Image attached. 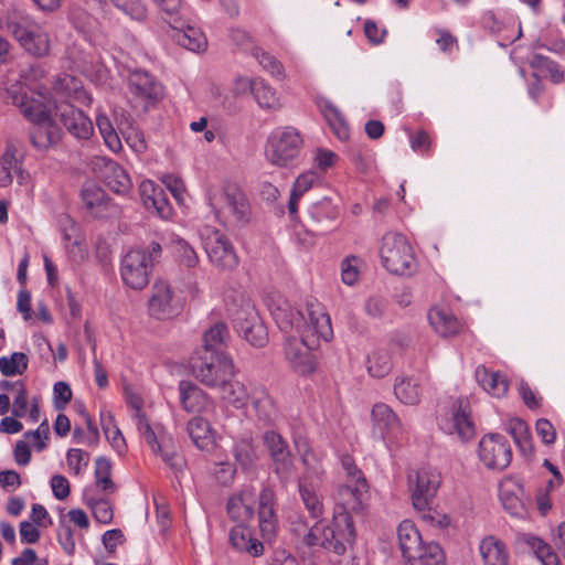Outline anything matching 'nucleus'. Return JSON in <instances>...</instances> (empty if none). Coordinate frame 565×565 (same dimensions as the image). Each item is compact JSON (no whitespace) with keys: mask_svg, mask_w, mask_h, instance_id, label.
<instances>
[{"mask_svg":"<svg viewBox=\"0 0 565 565\" xmlns=\"http://www.w3.org/2000/svg\"><path fill=\"white\" fill-rule=\"evenodd\" d=\"M95 170L99 171L100 178L106 185L115 193L126 195L132 188L131 180L126 170L116 161L108 158H97Z\"/></svg>","mask_w":565,"mask_h":565,"instance_id":"nucleus-14","label":"nucleus"},{"mask_svg":"<svg viewBox=\"0 0 565 565\" xmlns=\"http://www.w3.org/2000/svg\"><path fill=\"white\" fill-rule=\"evenodd\" d=\"M397 537L404 559L412 554H415V552H418V548L424 544L418 529L409 520H404L399 523L397 527Z\"/></svg>","mask_w":565,"mask_h":565,"instance_id":"nucleus-30","label":"nucleus"},{"mask_svg":"<svg viewBox=\"0 0 565 565\" xmlns=\"http://www.w3.org/2000/svg\"><path fill=\"white\" fill-rule=\"evenodd\" d=\"M174 253L179 263L188 268L195 267L199 263V257L195 250L183 239L175 242Z\"/></svg>","mask_w":565,"mask_h":565,"instance_id":"nucleus-56","label":"nucleus"},{"mask_svg":"<svg viewBox=\"0 0 565 565\" xmlns=\"http://www.w3.org/2000/svg\"><path fill=\"white\" fill-rule=\"evenodd\" d=\"M217 387L222 391V398L235 408L244 407L248 399H250V393L247 391L246 386L238 381L227 379L226 384H220Z\"/></svg>","mask_w":565,"mask_h":565,"instance_id":"nucleus-38","label":"nucleus"},{"mask_svg":"<svg viewBox=\"0 0 565 565\" xmlns=\"http://www.w3.org/2000/svg\"><path fill=\"white\" fill-rule=\"evenodd\" d=\"M479 550L484 565H508L505 545L494 536L483 539Z\"/></svg>","mask_w":565,"mask_h":565,"instance_id":"nucleus-35","label":"nucleus"},{"mask_svg":"<svg viewBox=\"0 0 565 565\" xmlns=\"http://www.w3.org/2000/svg\"><path fill=\"white\" fill-rule=\"evenodd\" d=\"M307 316L301 312L291 313V328L297 334L308 333L310 337L329 341L333 337L331 319L320 305L308 303Z\"/></svg>","mask_w":565,"mask_h":565,"instance_id":"nucleus-9","label":"nucleus"},{"mask_svg":"<svg viewBox=\"0 0 565 565\" xmlns=\"http://www.w3.org/2000/svg\"><path fill=\"white\" fill-rule=\"evenodd\" d=\"M500 499L503 508L513 516H523L525 513V505L522 500L509 490L502 489Z\"/></svg>","mask_w":565,"mask_h":565,"instance_id":"nucleus-58","label":"nucleus"},{"mask_svg":"<svg viewBox=\"0 0 565 565\" xmlns=\"http://www.w3.org/2000/svg\"><path fill=\"white\" fill-rule=\"evenodd\" d=\"M29 364V359L23 352H13L10 356L0 358V372L4 376L22 375Z\"/></svg>","mask_w":565,"mask_h":565,"instance_id":"nucleus-48","label":"nucleus"},{"mask_svg":"<svg viewBox=\"0 0 565 565\" xmlns=\"http://www.w3.org/2000/svg\"><path fill=\"white\" fill-rule=\"evenodd\" d=\"M237 226H245L252 217V207L244 191L235 183H225L220 194Z\"/></svg>","mask_w":565,"mask_h":565,"instance_id":"nucleus-13","label":"nucleus"},{"mask_svg":"<svg viewBox=\"0 0 565 565\" xmlns=\"http://www.w3.org/2000/svg\"><path fill=\"white\" fill-rule=\"evenodd\" d=\"M479 458L488 468L503 470L512 459L510 444L502 435H487L479 443Z\"/></svg>","mask_w":565,"mask_h":565,"instance_id":"nucleus-11","label":"nucleus"},{"mask_svg":"<svg viewBox=\"0 0 565 565\" xmlns=\"http://www.w3.org/2000/svg\"><path fill=\"white\" fill-rule=\"evenodd\" d=\"M440 476L435 470L418 469L408 475V489L413 507L425 512L435 499L440 486Z\"/></svg>","mask_w":565,"mask_h":565,"instance_id":"nucleus-8","label":"nucleus"},{"mask_svg":"<svg viewBox=\"0 0 565 565\" xmlns=\"http://www.w3.org/2000/svg\"><path fill=\"white\" fill-rule=\"evenodd\" d=\"M380 256L384 268L393 275L411 277L417 271V259L406 236L386 233L382 238Z\"/></svg>","mask_w":565,"mask_h":565,"instance_id":"nucleus-3","label":"nucleus"},{"mask_svg":"<svg viewBox=\"0 0 565 565\" xmlns=\"http://www.w3.org/2000/svg\"><path fill=\"white\" fill-rule=\"evenodd\" d=\"M81 87V82L73 75H58L54 81V90L62 97H70Z\"/></svg>","mask_w":565,"mask_h":565,"instance_id":"nucleus-57","label":"nucleus"},{"mask_svg":"<svg viewBox=\"0 0 565 565\" xmlns=\"http://www.w3.org/2000/svg\"><path fill=\"white\" fill-rule=\"evenodd\" d=\"M230 338L225 323L217 322L203 334V345L199 350H207L217 354H226L225 349Z\"/></svg>","mask_w":565,"mask_h":565,"instance_id":"nucleus-36","label":"nucleus"},{"mask_svg":"<svg viewBox=\"0 0 565 565\" xmlns=\"http://www.w3.org/2000/svg\"><path fill=\"white\" fill-rule=\"evenodd\" d=\"M179 306L173 300L171 287L166 281H158L152 287L149 299V312L152 317L164 320L178 315Z\"/></svg>","mask_w":565,"mask_h":565,"instance_id":"nucleus-16","label":"nucleus"},{"mask_svg":"<svg viewBox=\"0 0 565 565\" xmlns=\"http://www.w3.org/2000/svg\"><path fill=\"white\" fill-rule=\"evenodd\" d=\"M13 34L20 44L34 56H44L50 51V39L46 32L38 26L24 28L17 25Z\"/></svg>","mask_w":565,"mask_h":565,"instance_id":"nucleus-20","label":"nucleus"},{"mask_svg":"<svg viewBox=\"0 0 565 565\" xmlns=\"http://www.w3.org/2000/svg\"><path fill=\"white\" fill-rule=\"evenodd\" d=\"M173 21L177 24H171L173 30L172 38L179 45L192 52H200L206 49L207 40L199 29L191 25L184 26L183 23L178 20Z\"/></svg>","mask_w":565,"mask_h":565,"instance_id":"nucleus-26","label":"nucleus"},{"mask_svg":"<svg viewBox=\"0 0 565 565\" xmlns=\"http://www.w3.org/2000/svg\"><path fill=\"white\" fill-rule=\"evenodd\" d=\"M192 375L207 387L226 384L234 375V365L226 354L196 350L190 360Z\"/></svg>","mask_w":565,"mask_h":565,"instance_id":"nucleus-4","label":"nucleus"},{"mask_svg":"<svg viewBox=\"0 0 565 565\" xmlns=\"http://www.w3.org/2000/svg\"><path fill=\"white\" fill-rule=\"evenodd\" d=\"M179 391L181 405L189 413L206 412L212 405L209 395L190 381H181Z\"/></svg>","mask_w":565,"mask_h":565,"instance_id":"nucleus-24","label":"nucleus"},{"mask_svg":"<svg viewBox=\"0 0 565 565\" xmlns=\"http://www.w3.org/2000/svg\"><path fill=\"white\" fill-rule=\"evenodd\" d=\"M128 84L135 97L151 105L158 103L163 96L162 85L147 71H132L129 74Z\"/></svg>","mask_w":565,"mask_h":565,"instance_id":"nucleus-15","label":"nucleus"},{"mask_svg":"<svg viewBox=\"0 0 565 565\" xmlns=\"http://www.w3.org/2000/svg\"><path fill=\"white\" fill-rule=\"evenodd\" d=\"M96 126L103 136L105 143L113 150L117 151L121 148L120 140L109 120L105 115H98L96 118Z\"/></svg>","mask_w":565,"mask_h":565,"instance_id":"nucleus-51","label":"nucleus"},{"mask_svg":"<svg viewBox=\"0 0 565 565\" xmlns=\"http://www.w3.org/2000/svg\"><path fill=\"white\" fill-rule=\"evenodd\" d=\"M508 431L523 455L530 456L533 454L531 433L524 420L520 418L511 419L508 424Z\"/></svg>","mask_w":565,"mask_h":565,"instance_id":"nucleus-40","label":"nucleus"},{"mask_svg":"<svg viewBox=\"0 0 565 565\" xmlns=\"http://www.w3.org/2000/svg\"><path fill=\"white\" fill-rule=\"evenodd\" d=\"M233 454L235 460L244 470L250 469L257 460V454L252 438L238 440L234 446Z\"/></svg>","mask_w":565,"mask_h":565,"instance_id":"nucleus-47","label":"nucleus"},{"mask_svg":"<svg viewBox=\"0 0 565 565\" xmlns=\"http://www.w3.org/2000/svg\"><path fill=\"white\" fill-rule=\"evenodd\" d=\"M161 245L151 242L149 250L131 249L121 259V277L124 282L132 289H143L149 282V275L161 257Z\"/></svg>","mask_w":565,"mask_h":565,"instance_id":"nucleus-5","label":"nucleus"},{"mask_svg":"<svg viewBox=\"0 0 565 565\" xmlns=\"http://www.w3.org/2000/svg\"><path fill=\"white\" fill-rule=\"evenodd\" d=\"M318 347V339L308 333L291 334L285 342V355L296 372L310 374L315 371V356L311 351Z\"/></svg>","mask_w":565,"mask_h":565,"instance_id":"nucleus-7","label":"nucleus"},{"mask_svg":"<svg viewBox=\"0 0 565 565\" xmlns=\"http://www.w3.org/2000/svg\"><path fill=\"white\" fill-rule=\"evenodd\" d=\"M532 67L540 68L541 71H545L550 74L551 81L554 84H559L564 81V72L561 66L545 57L543 55L536 54L531 63Z\"/></svg>","mask_w":565,"mask_h":565,"instance_id":"nucleus-52","label":"nucleus"},{"mask_svg":"<svg viewBox=\"0 0 565 565\" xmlns=\"http://www.w3.org/2000/svg\"><path fill=\"white\" fill-rule=\"evenodd\" d=\"M387 307V301L381 296H371L365 301V312L374 319L383 317Z\"/></svg>","mask_w":565,"mask_h":565,"instance_id":"nucleus-64","label":"nucleus"},{"mask_svg":"<svg viewBox=\"0 0 565 565\" xmlns=\"http://www.w3.org/2000/svg\"><path fill=\"white\" fill-rule=\"evenodd\" d=\"M296 447L300 454L302 465L306 467L307 471L309 473H318L319 459L310 448L308 440L305 438L298 439L296 441Z\"/></svg>","mask_w":565,"mask_h":565,"instance_id":"nucleus-53","label":"nucleus"},{"mask_svg":"<svg viewBox=\"0 0 565 565\" xmlns=\"http://www.w3.org/2000/svg\"><path fill=\"white\" fill-rule=\"evenodd\" d=\"M71 19L76 28L84 32H90L97 26V20L85 10L81 8H73L71 11Z\"/></svg>","mask_w":565,"mask_h":565,"instance_id":"nucleus-59","label":"nucleus"},{"mask_svg":"<svg viewBox=\"0 0 565 565\" xmlns=\"http://www.w3.org/2000/svg\"><path fill=\"white\" fill-rule=\"evenodd\" d=\"M250 403L258 422L264 425L273 424L278 417L275 401L265 388H254L250 392Z\"/></svg>","mask_w":565,"mask_h":565,"instance_id":"nucleus-25","label":"nucleus"},{"mask_svg":"<svg viewBox=\"0 0 565 565\" xmlns=\"http://www.w3.org/2000/svg\"><path fill=\"white\" fill-rule=\"evenodd\" d=\"M113 4L137 21H141L147 15V9L141 0H110Z\"/></svg>","mask_w":565,"mask_h":565,"instance_id":"nucleus-54","label":"nucleus"},{"mask_svg":"<svg viewBox=\"0 0 565 565\" xmlns=\"http://www.w3.org/2000/svg\"><path fill=\"white\" fill-rule=\"evenodd\" d=\"M54 407L63 411L72 399V390L65 382H56L53 387Z\"/></svg>","mask_w":565,"mask_h":565,"instance_id":"nucleus-62","label":"nucleus"},{"mask_svg":"<svg viewBox=\"0 0 565 565\" xmlns=\"http://www.w3.org/2000/svg\"><path fill=\"white\" fill-rule=\"evenodd\" d=\"M230 543L238 552L257 557L264 553V544L252 536L245 524H237L230 532Z\"/></svg>","mask_w":565,"mask_h":565,"instance_id":"nucleus-27","label":"nucleus"},{"mask_svg":"<svg viewBox=\"0 0 565 565\" xmlns=\"http://www.w3.org/2000/svg\"><path fill=\"white\" fill-rule=\"evenodd\" d=\"M301 143L302 140L296 129H277L267 140L265 156L270 163L286 167L298 156Z\"/></svg>","mask_w":565,"mask_h":565,"instance_id":"nucleus-6","label":"nucleus"},{"mask_svg":"<svg viewBox=\"0 0 565 565\" xmlns=\"http://www.w3.org/2000/svg\"><path fill=\"white\" fill-rule=\"evenodd\" d=\"M366 366L371 376L377 379L386 376L393 367L390 353L384 349L373 351L367 356Z\"/></svg>","mask_w":565,"mask_h":565,"instance_id":"nucleus-45","label":"nucleus"},{"mask_svg":"<svg viewBox=\"0 0 565 565\" xmlns=\"http://www.w3.org/2000/svg\"><path fill=\"white\" fill-rule=\"evenodd\" d=\"M299 480H306V477L300 478ZM299 492L302 498V501L307 508V510L310 512L312 518L320 516L322 512V504L320 500L318 499L315 491L310 490L302 481L299 482Z\"/></svg>","mask_w":565,"mask_h":565,"instance_id":"nucleus-55","label":"nucleus"},{"mask_svg":"<svg viewBox=\"0 0 565 565\" xmlns=\"http://www.w3.org/2000/svg\"><path fill=\"white\" fill-rule=\"evenodd\" d=\"M255 492L252 488H245L230 497L226 511L232 521L238 524L248 523L254 516Z\"/></svg>","mask_w":565,"mask_h":565,"instance_id":"nucleus-19","label":"nucleus"},{"mask_svg":"<svg viewBox=\"0 0 565 565\" xmlns=\"http://www.w3.org/2000/svg\"><path fill=\"white\" fill-rule=\"evenodd\" d=\"M428 319L434 330L444 338L455 335L460 331V322L450 312L434 308L428 312Z\"/></svg>","mask_w":565,"mask_h":565,"instance_id":"nucleus-34","label":"nucleus"},{"mask_svg":"<svg viewBox=\"0 0 565 565\" xmlns=\"http://www.w3.org/2000/svg\"><path fill=\"white\" fill-rule=\"evenodd\" d=\"M394 394L402 403L415 405L420 399L422 387L418 381L404 377L394 385Z\"/></svg>","mask_w":565,"mask_h":565,"instance_id":"nucleus-44","label":"nucleus"},{"mask_svg":"<svg viewBox=\"0 0 565 565\" xmlns=\"http://www.w3.org/2000/svg\"><path fill=\"white\" fill-rule=\"evenodd\" d=\"M95 487L106 494L116 491V484L111 479V462L105 457H98L95 462Z\"/></svg>","mask_w":565,"mask_h":565,"instance_id":"nucleus-43","label":"nucleus"},{"mask_svg":"<svg viewBox=\"0 0 565 565\" xmlns=\"http://www.w3.org/2000/svg\"><path fill=\"white\" fill-rule=\"evenodd\" d=\"M86 504L92 509L95 520L99 523H110L114 516L110 503L104 498H89L86 495Z\"/></svg>","mask_w":565,"mask_h":565,"instance_id":"nucleus-50","label":"nucleus"},{"mask_svg":"<svg viewBox=\"0 0 565 565\" xmlns=\"http://www.w3.org/2000/svg\"><path fill=\"white\" fill-rule=\"evenodd\" d=\"M2 99L7 104L17 106L23 116L33 122L29 138L32 146L39 151H49L62 140L61 128L50 117L45 97L38 94L29 96L26 87L20 83L12 84L2 93Z\"/></svg>","mask_w":565,"mask_h":565,"instance_id":"nucleus-1","label":"nucleus"},{"mask_svg":"<svg viewBox=\"0 0 565 565\" xmlns=\"http://www.w3.org/2000/svg\"><path fill=\"white\" fill-rule=\"evenodd\" d=\"M89 455L82 449H70L67 452V463L74 470L75 475H79L83 467H87Z\"/></svg>","mask_w":565,"mask_h":565,"instance_id":"nucleus-63","label":"nucleus"},{"mask_svg":"<svg viewBox=\"0 0 565 565\" xmlns=\"http://www.w3.org/2000/svg\"><path fill=\"white\" fill-rule=\"evenodd\" d=\"M308 215L313 224H321L327 221H334L339 215V209L330 198L323 196L311 203Z\"/></svg>","mask_w":565,"mask_h":565,"instance_id":"nucleus-39","label":"nucleus"},{"mask_svg":"<svg viewBox=\"0 0 565 565\" xmlns=\"http://www.w3.org/2000/svg\"><path fill=\"white\" fill-rule=\"evenodd\" d=\"M476 379L482 388L492 396L501 397L508 392V379L499 372H489L483 365L476 369Z\"/></svg>","mask_w":565,"mask_h":565,"instance_id":"nucleus-31","label":"nucleus"},{"mask_svg":"<svg viewBox=\"0 0 565 565\" xmlns=\"http://www.w3.org/2000/svg\"><path fill=\"white\" fill-rule=\"evenodd\" d=\"M520 542L527 545L543 565H561L557 554L540 537L523 534L520 536Z\"/></svg>","mask_w":565,"mask_h":565,"instance_id":"nucleus-37","label":"nucleus"},{"mask_svg":"<svg viewBox=\"0 0 565 565\" xmlns=\"http://www.w3.org/2000/svg\"><path fill=\"white\" fill-rule=\"evenodd\" d=\"M241 83L245 87H250V92L260 107L273 108L278 105L275 89L263 79L242 81Z\"/></svg>","mask_w":565,"mask_h":565,"instance_id":"nucleus-41","label":"nucleus"},{"mask_svg":"<svg viewBox=\"0 0 565 565\" xmlns=\"http://www.w3.org/2000/svg\"><path fill=\"white\" fill-rule=\"evenodd\" d=\"M322 113L334 136L340 140H347L350 129L341 111L333 104L326 103Z\"/></svg>","mask_w":565,"mask_h":565,"instance_id":"nucleus-42","label":"nucleus"},{"mask_svg":"<svg viewBox=\"0 0 565 565\" xmlns=\"http://www.w3.org/2000/svg\"><path fill=\"white\" fill-rule=\"evenodd\" d=\"M405 565H446V557L438 543H424L418 552L405 559Z\"/></svg>","mask_w":565,"mask_h":565,"instance_id":"nucleus-32","label":"nucleus"},{"mask_svg":"<svg viewBox=\"0 0 565 565\" xmlns=\"http://www.w3.org/2000/svg\"><path fill=\"white\" fill-rule=\"evenodd\" d=\"M359 258L355 256L347 257L341 264L342 281L349 286L354 285L359 278L358 269Z\"/></svg>","mask_w":565,"mask_h":565,"instance_id":"nucleus-61","label":"nucleus"},{"mask_svg":"<svg viewBox=\"0 0 565 565\" xmlns=\"http://www.w3.org/2000/svg\"><path fill=\"white\" fill-rule=\"evenodd\" d=\"M470 406L466 398H458L452 406V416L446 430L456 434L462 441L475 437V424L470 418Z\"/></svg>","mask_w":565,"mask_h":565,"instance_id":"nucleus-17","label":"nucleus"},{"mask_svg":"<svg viewBox=\"0 0 565 565\" xmlns=\"http://www.w3.org/2000/svg\"><path fill=\"white\" fill-rule=\"evenodd\" d=\"M188 433L193 444L204 451H211L215 447V438L210 423L202 417H193L188 423Z\"/></svg>","mask_w":565,"mask_h":565,"instance_id":"nucleus-29","label":"nucleus"},{"mask_svg":"<svg viewBox=\"0 0 565 565\" xmlns=\"http://www.w3.org/2000/svg\"><path fill=\"white\" fill-rule=\"evenodd\" d=\"M258 521L262 535L270 541L276 535L277 518L274 510V491L264 488L258 498Z\"/></svg>","mask_w":565,"mask_h":565,"instance_id":"nucleus-21","label":"nucleus"},{"mask_svg":"<svg viewBox=\"0 0 565 565\" xmlns=\"http://www.w3.org/2000/svg\"><path fill=\"white\" fill-rule=\"evenodd\" d=\"M369 486L366 481L354 482V484H344L339 488V495L342 500L341 507L335 512L353 511L361 513L364 510L369 497Z\"/></svg>","mask_w":565,"mask_h":565,"instance_id":"nucleus-23","label":"nucleus"},{"mask_svg":"<svg viewBox=\"0 0 565 565\" xmlns=\"http://www.w3.org/2000/svg\"><path fill=\"white\" fill-rule=\"evenodd\" d=\"M241 331L246 341L257 348H263L268 340L267 329L264 323L256 317L246 320L241 324Z\"/></svg>","mask_w":565,"mask_h":565,"instance_id":"nucleus-46","label":"nucleus"},{"mask_svg":"<svg viewBox=\"0 0 565 565\" xmlns=\"http://www.w3.org/2000/svg\"><path fill=\"white\" fill-rule=\"evenodd\" d=\"M205 252L210 262L222 270L234 269L238 264V257L231 241L220 232L207 237Z\"/></svg>","mask_w":565,"mask_h":565,"instance_id":"nucleus-12","label":"nucleus"},{"mask_svg":"<svg viewBox=\"0 0 565 565\" xmlns=\"http://www.w3.org/2000/svg\"><path fill=\"white\" fill-rule=\"evenodd\" d=\"M102 426L104 434L107 440L110 443L111 447L119 454H122L126 448V443L120 429L115 424L114 417L110 414L106 416L102 415Z\"/></svg>","mask_w":565,"mask_h":565,"instance_id":"nucleus-49","label":"nucleus"},{"mask_svg":"<svg viewBox=\"0 0 565 565\" xmlns=\"http://www.w3.org/2000/svg\"><path fill=\"white\" fill-rule=\"evenodd\" d=\"M82 201L87 210L96 217H107L113 206L107 201L105 191L95 182L87 181L81 191Z\"/></svg>","mask_w":565,"mask_h":565,"instance_id":"nucleus-22","label":"nucleus"},{"mask_svg":"<svg viewBox=\"0 0 565 565\" xmlns=\"http://www.w3.org/2000/svg\"><path fill=\"white\" fill-rule=\"evenodd\" d=\"M305 532L302 543L307 547L321 546L337 555H343L355 542L354 522L347 511L334 512L331 525L317 522Z\"/></svg>","mask_w":565,"mask_h":565,"instance_id":"nucleus-2","label":"nucleus"},{"mask_svg":"<svg viewBox=\"0 0 565 565\" xmlns=\"http://www.w3.org/2000/svg\"><path fill=\"white\" fill-rule=\"evenodd\" d=\"M253 55L258 60L259 64L271 75H281L282 65L276 60L275 56L262 51L258 47L253 51Z\"/></svg>","mask_w":565,"mask_h":565,"instance_id":"nucleus-60","label":"nucleus"},{"mask_svg":"<svg viewBox=\"0 0 565 565\" xmlns=\"http://www.w3.org/2000/svg\"><path fill=\"white\" fill-rule=\"evenodd\" d=\"M263 441L271 458L273 471L279 480H290L296 467L288 443L275 430L265 431Z\"/></svg>","mask_w":565,"mask_h":565,"instance_id":"nucleus-10","label":"nucleus"},{"mask_svg":"<svg viewBox=\"0 0 565 565\" xmlns=\"http://www.w3.org/2000/svg\"><path fill=\"white\" fill-rule=\"evenodd\" d=\"M22 163L17 158L15 150L8 147L0 158V186L6 188L12 184L13 174L17 175L19 183L23 181Z\"/></svg>","mask_w":565,"mask_h":565,"instance_id":"nucleus-33","label":"nucleus"},{"mask_svg":"<svg viewBox=\"0 0 565 565\" xmlns=\"http://www.w3.org/2000/svg\"><path fill=\"white\" fill-rule=\"evenodd\" d=\"M60 121L77 139H88L94 130L90 119L72 105L60 108Z\"/></svg>","mask_w":565,"mask_h":565,"instance_id":"nucleus-18","label":"nucleus"},{"mask_svg":"<svg viewBox=\"0 0 565 565\" xmlns=\"http://www.w3.org/2000/svg\"><path fill=\"white\" fill-rule=\"evenodd\" d=\"M373 433L384 438L386 434L399 428V422L391 407L384 403H377L371 412Z\"/></svg>","mask_w":565,"mask_h":565,"instance_id":"nucleus-28","label":"nucleus"}]
</instances>
